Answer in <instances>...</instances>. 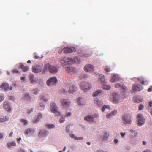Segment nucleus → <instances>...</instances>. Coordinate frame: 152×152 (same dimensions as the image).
I'll return each mask as SVG.
<instances>
[{
    "mask_svg": "<svg viewBox=\"0 0 152 152\" xmlns=\"http://www.w3.org/2000/svg\"><path fill=\"white\" fill-rule=\"evenodd\" d=\"M92 54V53L91 52L87 54H83L81 56H83L84 57H88L90 56Z\"/></svg>",
    "mask_w": 152,
    "mask_h": 152,
    "instance_id": "36",
    "label": "nucleus"
},
{
    "mask_svg": "<svg viewBox=\"0 0 152 152\" xmlns=\"http://www.w3.org/2000/svg\"><path fill=\"white\" fill-rule=\"evenodd\" d=\"M113 98L112 101L113 103H117L118 102L120 96L115 93L113 94Z\"/></svg>",
    "mask_w": 152,
    "mask_h": 152,
    "instance_id": "14",
    "label": "nucleus"
},
{
    "mask_svg": "<svg viewBox=\"0 0 152 152\" xmlns=\"http://www.w3.org/2000/svg\"><path fill=\"white\" fill-rule=\"evenodd\" d=\"M33 109L31 108V109L30 110H28L26 112V113L27 114H29L31 112H32L33 111Z\"/></svg>",
    "mask_w": 152,
    "mask_h": 152,
    "instance_id": "50",
    "label": "nucleus"
},
{
    "mask_svg": "<svg viewBox=\"0 0 152 152\" xmlns=\"http://www.w3.org/2000/svg\"><path fill=\"white\" fill-rule=\"evenodd\" d=\"M118 141V140L117 139H115L114 140V142L115 143H117Z\"/></svg>",
    "mask_w": 152,
    "mask_h": 152,
    "instance_id": "61",
    "label": "nucleus"
},
{
    "mask_svg": "<svg viewBox=\"0 0 152 152\" xmlns=\"http://www.w3.org/2000/svg\"><path fill=\"white\" fill-rule=\"evenodd\" d=\"M132 116L127 114H123L122 117L123 123L124 124H130L132 122Z\"/></svg>",
    "mask_w": 152,
    "mask_h": 152,
    "instance_id": "2",
    "label": "nucleus"
},
{
    "mask_svg": "<svg viewBox=\"0 0 152 152\" xmlns=\"http://www.w3.org/2000/svg\"><path fill=\"white\" fill-rule=\"evenodd\" d=\"M134 99L135 102L137 103H139L142 100V99L139 97H134Z\"/></svg>",
    "mask_w": 152,
    "mask_h": 152,
    "instance_id": "32",
    "label": "nucleus"
},
{
    "mask_svg": "<svg viewBox=\"0 0 152 152\" xmlns=\"http://www.w3.org/2000/svg\"><path fill=\"white\" fill-rule=\"evenodd\" d=\"M21 140V138L20 137L17 139V140L18 141H20Z\"/></svg>",
    "mask_w": 152,
    "mask_h": 152,
    "instance_id": "64",
    "label": "nucleus"
},
{
    "mask_svg": "<svg viewBox=\"0 0 152 152\" xmlns=\"http://www.w3.org/2000/svg\"><path fill=\"white\" fill-rule=\"evenodd\" d=\"M34 131L32 129L28 128L25 130L24 133L25 134L27 135L28 134L33 133Z\"/></svg>",
    "mask_w": 152,
    "mask_h": 152,
    "instance_id": "27",
    "label": "nucleus"
},
{
    "mask_svg": "<svg viewBox=\"0 0 152 152\" xmlns=\"http://www.w3.org/2000/svg\"><path fill=\"white\" fill-rule=\"evenodd\" d=\"M94 103L96 104L99 107H100L102 106L103 103L102 101L100 100L98 98H95L94 99Z\"/></svg>",
    "mask_w": 152,
    "mask_h": 152,
    "instance_id": "16",
    "label": "nucleus"
},
{
    "mask_svg": "<svg viewBox=\"0 0 152 152\" xmlns=\"http://www.w3.org/2000/svg\"><path fill=\"white\" fill-rule=\"evenodd\" d=\"M80 88L83 91L90 89L91 88V84L88 82H82L80 85Z\"/></svg>",
    "mask_w": 152,
    "mask_h": 152,
    "instance_id": "4",
    "label": "nucleus"
},
{
    "mask_svg": "<svg viewBox=\"0 0 152 152\" xmlns=\"http://www.w3.org/2000/svg\"><path fill=\"white\" fill-rule=\"evenodd\" d=\"M132 88L133 91L137 92L142 90V87L140 85L138 84H133L132 86Z\"/></svg>",
    "mask_w": 152,
    "mask_h": 152,
    "instance_id": "12",
    "label": "nucleus"
},
{
    "mask_svg": "<svg viewBox=\"0 0 152 152\" xmlns=\"http://www.w3.org/2000/svg\"><path fill=\"white\" fill-rule=\"evenodd\" d=\"M142 143L143 145H145L146 144V143L145 141H143L142 142Z\"/></svg>",
    "mask_w": 152,
    "mask_h": 152,
    "instance_id": "63",
    "label": "nucleus"
},
{
    "mask_svg": "<svg viewBox=\"0 0 152 152\" xmlns=\"http://www.w3.org/2000/svg\"><path fill=\"white\" fill-rule=\"evenodd\" d=\"M4 95L1 94L0 95V102L3 101L4 99Z\"/></svg>",
    "mask_w": 152,
    "mask_h": 152,
    "instance_id": "42",
    "label": "nucleus"
},
{
    "mask_svg": "<svg viewBox=\"0 0 152 152\" xmlns=\"http://www.w3.org/2000/svg\"><path fill=\"white\" fill-rule=\"evenodd\" d=\"M3 137L2 134L0 133V139H2Z\"/></svg>",
    "mask_w": 152,
    "mask_h": 152,
    "instance_id": "62",
    "label": "nucleus"
},
{
    "mask_svg": "<svg viewBox=\"0 0 152 152\" xmlns=\"http://www.w3.org/2000/svg\"><path fill=\"white\" fill-rule=\"evenodd\" d=\"M3 107L7 111H10L11 110L9 104L7 102H4Z\"/></svg>",
    "mask_w": 152,
    "mask_h": 152,
    "instance_id": "19",
    "label": "nucleus"
},
{
    "mask_svg": "<svg viewBox=\"0 0 152 152\" xmlns=\"http://www.w3.org/2000/svg\"><path fill=\"white\" fill-rule=\"evenodd\" d=\"M57 80L56 77H52L48 79L47 81L46 84L48 86H52L56 84Z\"/></svg>",
    "mask_w": 152,
    "mask_h": 152,
    "instance_id": "6",
    "label": "nucleus"
},
{
    "mask_svg": "<svg viewBox=\"0 0 152 152\" xmlns=\"http://www.w3.org/2000/svg\"><path fill=\"white\" fill-rule=\"evenodd\" d=\"M109 136V134L108 133L105 132L104 133L103 135V140H106L107 139Z\"/></svg>",
    "mask_w": 152,
    "mask_h": 152,
    "instance_id": "31",
    "label": "nucleus"
},
{
    "mask_svg": "<svg viewBox=\"0 0 152 152\" xmlns=\"http://www.w3.org/2000/svg\"><path fill=\"white\" fill-rule=\"evenodd\" d=\"M12 72L13 73H19V72L18 70L16 69L13 70Z\"/></svg>",
    "mask_w": 152,
    "mask_h": 152,
    "instance_id": "54",
    "label": "nucleus"
},
{
    "mask_svg": "<svg viewBox=\"0 0 152 152\" xmlns=\"http://www.w3.org/2000/svg\"><path fill=\"white\" fill-rule=\"evenodd\" d=\"M1 88L5 90H8L9 88V85L7 83H3L0 86V89Z\"/></svg>",
    "mask_w": 152,
    "mask_h": 152,
    "instance_id": "21",
    "label": "nucleus"
},
{
    "mask_svg": "<svg viewBox=\"0 0 152 152\" xmlns=\"http://www.w3.org/2000/svg\"><path fill=\"white\" fill-rule=\"evenodd\" d=\"M152 91V86H151L148 90V91L151 92Z\"/></svg>",
    "mask_w": 152,
    "mask_h": 152,
    "instance_id": "52",
    "label": "nucleus"
},
{
    "mask_svg": "<svg viewBox=\"0 0 152 152\" xmlns=\"http://www.w3.org/2000/svg\"><path fill=\"white\" fill-rule=\"evenodd\" d=\"M17 152H25L22 149H19Z\"/></svg>",
    "mask_w": 152,
    "mask_h": 152,
    "instance_id": "57",
    "label": "nucleus"
},
{
    "mask_svg": "<svg viewBox=\"0 0 152 152\" xmlns=\"http://www.w3.org/2000/svg\"><path fill=\"white\" fill-rule=\"evenodd\" d=\"M61 104L64 107H66L69 105L70 101L67 99H63L60 100Z\"/></svg>",
    "mask_w": 152,
    "mask_h": 152,
    "instance_id": "13",
    "label": "nucleus"
},
{
    "mask_svg": "<svg viewBox=\"0 0 152 152\" xmlns=\"http://www.w3.org/2000/svg\"><path fill=\"white\" fill-rule=\"evenodd\" d=\"M102 87L104 89L107 90H109L110 88L109 86L107 85L104 83L102 85Z\"/></svg>",
    "mask_w": 152,
    "mask_h": 152,
    "instance_id": "33",
    "label": "nucleus"
},
{
    "mask_svg": "<svg viewBox=\"0 0 152 152\" xmlns=\"http://www.w3.org/2000/svg\"><path fill=\"white\" fill-rule=\"evenodd\" d=\"M42 66L40 65H36L32 67V70L33 72L35 73H39L42 70Z\"/></svg>",
    "mask_w": 152,
    "mask_h": 152,
    "instance_id": "8",
    "label": "nucleus"
},
{
    "mask_svg": "<svg viewBox=\"0 0 152 152\" xmlns=\"http://www.w3.org/2000/svg\"><path fill=\"white\" fill-rule=\"evenodd\" d=\"M70 129V126L69 125H67L66 127V132H69Z\"/></svg>",
    "mask_w": 152,
    "mask_h": 152,
    "instance_id": "43",
    "label": "nucleus"
},
{
    "mask_svg": "<svg viewBox=\"0 0 152 152\" xmlns=\"http://www.w3.org/2000/svg\"><path fill=\"white\" fill-rule=\"evenodd\" d=\"M16 143L14 141L9 142L7 143V146L9 148H10L12 146H16Z\"/></svg>",
    "mask_w": 152,
    "mask_h": 152,
    "instance_id": "29",
    "label": "nucleus"
},
{
    "mask_svg": "<svg viewBox=\"0 0 152 152\" xmlns=\"http://www.w3.org/2000/svg\"><path fill=\"white\" fill-rule=\"evenodd\" d=\"M50 109L52 112L56 114L55 115L57 116L60 115V113L57 110L56 105L54 103L52 102L51 103Z\"/></svg>",
    "mask_w": 152,
    "mask_h": 152,
    "instance_id": "5",
    "label": "nucleus"
},
{
    "mask_svg": "<svg viewBox=\"0 0 152 152\" xmlns=\"http://www.w3.org/2000/svg\"><path fill=\"white\" fill-rule=\"evenodd\" d=\"M48 134V131L44 130H40L39 132V136L41 137L45 136Z\"/></svg>",
    "mask_w": 152,
    "mask_h": 152,
    "instance_id": "17",
    "label": "nucleus"
},
{
    "mask_svg": "<svg viewBox=\"0 0 152 152\" xmlns=\"http://www.w3.org/2000/svg\"><path fill=\"white\" fill-rule=\"evenodd\" d=\"M20 122L24 124V125H25L27 124V120L24 119H21L20 120Z\"/></svg>",
    "mask_w": 152,
    "mask_h": 152,
    "instance_id": "40",
    "label": "nucleus"
},
{
    "mask_svg": "<svg viewBox=\"0 0 152 152\" xmlns=\"http://www.w3.org/2000/svg\"><path fill=\"white\" fill-rule=\"evenodd\" d=\"M65 68L66 71H67L68 72H74L75 71V69L73 67L66 66Z\"/></svg>",
    "mask_w": 152,
    "mask_h": 152,
    "instance_id": "28",
    "label": "nucleus"
},
{
    "mask_svg": "<svg viewBox=\"0 0 152 152\" xmlns=\"http://www.w3.org/2000/svg\"><path fill=\"white\" fill-rule=\"evenodd\" d=\"M77 88L75 86H72L69 87L68 92L69 93H73L77 90Z\"/></svg>",
    "mask_w": 152,
    "mask_h": 152,
    "instance_id": "18",
    "label": "nucleus"
},
{
    "mask_svg": "<svg viewBox=\"0 0 152 152\" xmlns=\"http://www.w3.org/2000/svg\"><path fill=\"white\" fill-rule=\"evenodd\" d=\"M83 137H75V140H83Z\"/></svg>",
    "mask_w": 152,
    "mask_h": 152,
    "instance_id": "51",
    "label": "nucleus"
},
{
    "mask_svg": "<svg viewBox=\"0 0 152 152\" xmlns=\"http://www.w3.org/2000/svg\"><path fill=\"white\" fill-rule=\"evenodd\" d=\"M143 105L142 104H140L139 105V110H141L143 109Z\"/></svg>",
    "mask_w": 152,
    "mask_h": 152,
    "instance_id": "46",
    "label": "nucleus"
},
{
    "mask_svg": "<svg viewBox=\"0 0 152 152\" xmlns=\"http://www.w3.org/2000/svg\"><path fill=\"white\" fill-rule=\"evenodd\" d=\"M63 50L64 53H67L75 52L76 51V49L75 48L71 47H65L63 49Z\"/></svg>",
    "mask_w": 152,
    "mask_h": 152,
    "instance_id": "10",
    "label": "nucleus"
},
{
    "mask_svg": "<svg viewBox=\"0 0 152 152\" xmlns=\"http://www.w3.org/2000/svg\"><path fill=\"white\" fill-rule=\"evenodd\" d=\"M102 91L100 90H98L94 92L92 94V96L95 97L98 96L99 94L102 92Z\"/></svg>",
    "mask_w": 152,
    "mask_h": 152,
    "instance_id": "30",
    "label": "nucleus"
},
{
    "mask_svg": "<svg viewBox=\"0 0 152 152\" xmlns=\"http://www.w3.org/2000/svg\"><path fill=\"white\" fill-rule=\"evenodd\" d=\"M48 68L49 72L51 73H55L58 72L57 69L56 67L50 65L49 63H47L44 65L43 73H45L46 72Z\"/></svg>",
    "mask_w": 152,
    "mask_h": 152,
    "instance_id": "1",
    "label": "nucleus"
},
{
    "mask_svg": "<svg viewBox=\"0 0 152 152\" xmlns=\"http://www.w3.org/2000/svg\"><path fill=\"white\" fill-rule=\"evenodd\" d=\"M32 91L33 93L35 94H37L38 92V90L37 88H35L34 89H33Z\"/></svg>",
    "mask_w": 152,
    "mask_h": 152,
    "instance_id": "39",
    "label": "nucleus"
},
{
    "mask_svg": "<svg viewBox=\"0 0 152 152\" xmlns=\"http://www.w3.org/2000/svg\"><path fill=\"white\" fill-rule=\"evenodd\" d=\"M34 58L35 59H37L39 58V57L36 55H35L34 56Z\"/></svg>",
    "mask_w": 152,
    "mask_h": 152,
    "instance_id": "59",
    "label": "nucleus"
},
{
    "mask_svg": "<svg viewBox=\"0 0 152 152\" xmlns=\"http://www.w3.org/2000/svg\"><path fill=\"white\" fill-rule=\"evenodd\" d=\"M99 77L100 81L102 83H104L105 81L104 75H100L99 76Z\"/></svg>",
    "mask_w": 152,
    "mask_h": 152,
    "instance_id": "35",
    "label": "nucleus"
},
{
    "mask_svg": "<svg viewBox=\"0 0 152 152\" xmlns=\"http://www.w3.org/2000/svg\"><path fill=\"white\" fill-rule=\"evenodd\" d=\"M40 107H41V109H40V110H43L45 107L44 105L42 103H40Z\"/></svg>",
    "mask_w": 152,
    "mask_h": 152,
    "instance_id": "48",
    "label": "nucleus"
},
{
    "mask_svg": "<svg viewBox=\"0 0 152 152\" xmlns=\"http://www.w3.org/2000/svg\"><path fill=\"white\" fill-rule=\"evenodd\" d=\"M46 126L48 128H53L55 127V126L53 124H46Z\"/></svg>",
    "mask_w": 152,
    "mask_h": 152,
    "instance_id": "38",
    "label": "nucleus"
},
{
    "mask_svg": "<svg viewBox=\"0 0 152 152\" xmlns=\"http://www.w3.org/2000/svg\"><path fill=\"white\" fill-rule=\"evenodd\" d=\"M115 87L116 88H120L121 92L123 94L126 93L127 90L126 87L123 83H118L116 85Z\"/></svg>",
    "mask_w": 152,
    "mask_h": 152,
    "instance_id": "9",
    "label": "nucleus"
},
{
    "mask_svg": "<svg viewBox=\"0 0 152 152\" xmlns=\"http://www.w3.org/2000/svg\"><path fill=\"white\" fill-rule=\"evenodd\" d=\"M94 67L92 65L87 64L85 66L84 69L85 72H90L92 71Z\"/></svg>",
    "mask_w": 152,
    "mask_h": 152,
    "instance_id": "15",
    "label": "nucleus"
},
{
    "mask_svg": "<svg viewBox=\"0 0 152 152\" xmlns=\"http://www.w3.org/2000/svg\"><path fill=\"white\" fill-rule=\"evenodd\" d=\"M142 152H152L150 150L146 149L144 150Z\"/></svg>",
    "mask_w": 152,
    "mask_h": 152,
    "instance_id": "55",
    "label": "nucleus"
},
{
    "mask_svg": "<svg viewBox=\"0 0 152 152\" xmlns=\"http://www.w3.org/2000/svg\"><path fill=\"white\" fill-rule=\"evenodd\" d=\"M149 106L150 107L152 106V101H151L149 102Z\"/></svg>",
    "mask_w": 152,
    "mask_h": 152,
    "instance_id": "58",
    "label": "nucleus"
},
{
    "mask_svg": "<svg viewBox=\"0 0 152 152\" xmlns=\"http://www.w3.org/2000/svg\"><path fill=\"white\" fill-rule=\"evenodd\" d=\"M120 134H121V137L122 138H123V137H124L126 133H123L122 132H121V133H120Z\"/></svg>",
    "mask_w": 152,
    "mask_h": 152,
    "instance_id": "53",
    "label": "nucleus"
},
{
    "mask_svg": "<svg viewBox=\"0 0 152 152\" xmlns=\"http://www.w3.org/2000/svg\"><path fill=\"white\" fill-rule=\"evenodd\" d=\"M105 70L106 72H110L111 70V69L110 68L107 66L105 68Z\"/></svg>",
    "mask_w": 152,
    "mask_h": 152,
    "instance_id": "44",
    "label": "nucleus"
},
{
    "mask_svg": "<svg viewBox=\"0 0 152 152\" xmlns=\"http://www.w3.org/2000/svg\"><path fill=\"white\" fill-rule=\"evenodd\" d=\"M22 99L24 100L29 101L31 99V97L28 93H25Z\"/></svg>",
    "mask_w": 152,
    "mask_h": 152,
    "instance_id": "22",
    "label": "nucleus"
},
{
    "mask_svg": "<svg viewBox=\"0 0 152 152\" xmlns=\"http://www.w3.org/2000/svg\"><path fill=\"white\" fill-rule=\"evenodd\" d=\"M69 136L72 138L74 139L75 140V137H77L75 136V135L73 134H69Z\"/></svg>",
    "mask_w": 152,
    "mask_h": 152,
    "instance_id": "49",
    "label": "nucleus"
},
{
    "mask_svg": "<svg viewBox=\"0 0 152 152\" xmlns=\"http://www.w3.org/2000/svg\"><path fill=\"white\" fill-rule=\"evenodd\" d=\"M73 62V60L71 58L66 57H64L60 61L61 64L64 68H66V66L70 65L71 63Z\"/></svg>",
    "mask_w": 152,
    "mask_h": 152,
    "instance_id": "3",
    "label": "nucleus"
},
{
    "mask_svg": "<svg viewBox=\"0 0 152 152\" xmlns=\"http://www.w3.org/2000/svg\"><path fill=\"white\" fill-rule=\"evenodd\" d=\"M138 122L137 123L138 126H140L143 124L145 123V119L142 115L138 114L137 115Z\"/></svg>",
    "mask_w": 152,
    "mask_h": 152,
    "instance_id": "7",
    "label": "nucleus"
},
{
    "mask_svg": "<svg viewBox=\"0 0 152 152\" xmlns=\"http://www.w3.org/2000/svg\"><path fill=\"white\" fill-rule=\"evenodd\" d=\"M98 117L99 115L97 113H95L94 114V116L91 115L85 117L84 118V119L89 122L93 121L94 118H97Z\"/></svg>",
    "mask_w": 152,
    "mask_h": 152,
    "instance_id": "11",
    "label": "nucleus"
},
{
    "mask_svg": "<svg viewBox=\"0 0 152 152\" xmlns=\"http://www.w3.org/2000/svg\"><path fill=\"white\" fill-rule=\"evenodd\" d=\"M25 77H20V79L24 81H25Z\"/></svg>",
    "mask_w": 152,
    "mask_h": 152,
    "instance_id": "60",
    "label": "nucleus"
},
{
    "mask_svg": "<svg viewBox=\"0 0 152 152\" xmlns=\"http://www.w3.org/2000/svg\"><path fill=\"white\" fill-rule=\"evenodd\" d=\"M71 115V113L70 112H68L67 113H66V115L67 117L70 116Z\"/></svg>",
    "mask_w": 152,
    "mask_h": 152,
    "instance_id": "56",
    "label": "nucleus"
},
{
    "mask_svg": "<svg viewBox=\"0 0 152 152\" xmlns=\"http://www.w3.org/2000/svg\"><path fill=\"white\" fill-rule=\"evenodd\" d=\"M117 113V111L116 110H114L112 111L109 114H107L106 115V117L108 118L110 117L111 116L114 115L116 114Z\"/></svg>",
    "mask_w": 152,
    "mask_h": 152,
    "instance_id": "26",
    "label": "nucleus"
},
{
    "mask_svg": "<svg viewBox=\"0 0 152 152\" xmlns=\"http://www.w3.org/2000/svg\"><path fill=\"white\" fill-rule=\"evenodd\" d=\"M1 119H3V122H4L8 120L9 117L8 116H6L5 117V118H1Z\"/></svg>",
    "mask_w": 152,
    "mask_h": 152,
    "instance_id": "47",
    "label": "nucleus"
},
{
    "mask_svg": "<svg viewBox=\"0 0 152 152\" xmlns=\"http://www.w3.org/2000/svg\"><path fill=\"white\" fill-rule=\"evenodd\" d=\"M139 82L142 85H147L148 84V81L147 80H144V79L142 78L138 79Z\"/></svg>",
    "mask_w": 152,
    "mask_h": 152,
    "instance_id": "25",
    "label": "nucleus"
},
{
    "mask_svg": "<svg viewBox=\"0 0 152 152\" xmlns=\"http://www.w3.org/2000/svg\"><path fill=\"white\" fill-rule=\"evenodd\" d=\"M110 107L109 106L104 105L102 107V111L103 112L104 111L105 108H109Z\"/></svg>",
    "mask_w": 152,
    "mask_h": 152,
    "instance_id": "37",
    "label": "nucleus"
},
{
    "mask_svg": "<svg viewBox=\"0 0 152 152\" xmlns=\"http://www.w3.org/2000/svg\"><path fill=\"white\" fill-rule=\"evenodd\" d=\"M40 98L41 99L43 100L44 101H47L48 100V99L45 97L43 95L40 96Z\"/></svg>",
    "mask_w": 152,
    "mask_h": 152,
    "instance_id": "41",
    "label": "nucleus"
},
{
    "mask_svg": "<svg viewBox=\"0 0 152 152\" xmlns=\"http://www.w3.org/2000/svg\"><path fill=\"white\" fill-rule=\"evenodd\" d=\"M119 80V77L118 75H114L111 78L110 81L113 82L116 81H118Z\"/></svg>",
    "mask_w": 152,
    "mask_h": 152,
    "instance_id": "23",
    "label": "nucleus"
},
{
    "mask_svg": "<svg viewBox=\"0 0 152 152\" xmlns=\"http://www.w3.org/2000/svg\"><path fill=\"white\" fill-rule=\"evenodd\" d=\"M42 115L41 114L39 113L37 115V119L33 121L34 122H38L40 118H42Z\"/></svg>",
    "mask_w": 152,
    "mask_h": 152,
    "instance_id": "34",
    "label": "nucleus"
},
{
    "mask_svg": "<svg viewBox=\"0 0 152 152\" xmlns=\"http://www.w3.org/2000/svg\"><path fill=\"white\" fill-rule=\"evenodd\" d=\"M29 78L31 83H34L36 82V80L34 78V76L32 74H30L29 75Z\"/></svg>",
    "mask_w": 152,
    "mask_h": 152,
    "instance_id": "24",
    "label": "nucleus"
},
{
    "mask_svg": "<svg viewBox=\"0 0 152 152\" xmlns=\"http://www.w3.org/2000/svg\"><path fill=\"white\" fill-rule=\"evenodd\" d=\"M18 68L21 69L23 72H25L28 70L29 68L28 66H24L23 64H20Z\"/></svg>",
    "mask_w": 152,
    "mask_h": 152,
    "instance_id": "20",
    "label": "nucleus"
},
{
    "mask_svg": "<svg viewBox=\"0 0 152 152\" xmlns=\"http://www.w3.org/2000/svg\"><path fill=\"white\" fill-rule=\"evenodd\" d=\"M64 118L62 116L61 117V118L60 119L59 121L60 123H62L64 121Z\"/></svg>",
    "mask_w": 152,
    "mask_h": 152,
    "instance_id": "45",
    "label": "nucleus"
}]
</instances>
